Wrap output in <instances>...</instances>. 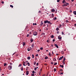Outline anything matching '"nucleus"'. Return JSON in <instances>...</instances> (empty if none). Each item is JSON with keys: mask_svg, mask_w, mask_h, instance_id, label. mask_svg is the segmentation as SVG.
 Returning <instances> with one entry per match:
<instances>
[{"mask_svg": "<svg viewBox=\"0 0 76 76\" xmlns=\"http://www.w3.org/2000/svg\"><path fill=\"white\" fill-rule=\"evenodd\" d=\"M44 22L45 23H49L50 25H52V23H51L50 22L48 21V20L45 21Z\"/></svg>", "mask_w": 76, "mask_h": 76, "instance_id": "nucleus-1", "label": "nucleus"}, {"mask_svg": "<svg viewBox=\"0 0 76 76\" xmlns=\"http://www.w3.org/2000/svg\"><path fill=\"white\" fill-rule=\"evenodd\" d=\"M33 35H34V36H36L38 35V33L37 31H34L33 33Z\"/></svg>", "mask_w": 76, "mask_h": 76, "instance_id": "nucleus-2", "label": "nucleus"}, {"mask_svg": "<svg viewBox=\"0 0 76 76\" xmlns=\"http://www.w3.org/2000/svg\"><path fill=\"white\" fill-rule=\"evenodd\" d=\"M12 66L10 65L8 66V69L9 70H11L12 69Z\"/></svg>", "mask_w": 76, "mask_h": 76, "instance_id": "nucleus-3", "label": "nucleus"}, {"mask_svg": "<svg viewBox=\"0 0 76 76\" xmlns=\"http://www.w3.org/2000/svg\"><path fill=\"white\" fill-rule=\"evenodd\" d=\"M63 58V56H62V57H61L59 59V60H62V59Z\"/></svg>", "mask_w": 76, "mask_h": 76, "instance_id": "nucleus-4", "label": "nucleus"}, {"mask_svg": "<svg viewBox=\"0 0 76 76\" xmlns=\"http://www.w3.org/2000/svg\"><path fill=\"white\" fill-rule=\"evenodd\" d=\"M41 23L40 24V26H42V25H43L44 23H43L42 21H41Z\"/></svg>", "mask_w": 76, "mask_h": 76, "instance_id": "nucleus-5", "label": "nucleus"}, {"mask_svg": "<svg viewBox=\"0 0 76 76\" xmlns=\"http://www.w3.org/2000/svg\"><path fill=\"white\" fill-rule=\"evenodd\" d=\"M31 50V48H28V51H30Z\"/></svg>", "mask_w": 76, "mask_h": 76, "instance_id": "nucleus-6", "label": "nucleus"}, {"mask_svg": "<svg viewBox=\"0 0 76 76\" xmlns=\"http://www.w3.org/2000/svg\"><path fill=\"white\" fill-rule=\"evenodd\" d=\"M61 37V36H59L58 37V39H61V37Z\"/></svg>", "mask_w": 76, "mask_h": 76, "instance_id": "nucleus-7", "label": "nucleus"}, {"mask_svg": "<svg viewBox=\"0 0 76 76\" xmlns=\"http://www.w3.org/2000/svg\"><path fill=\"white\" fill-rule=\"evenodd\" d=\"M55 45L56 48H58V45H57V44H55Z\"/></svg>", "mask_w": 76, "mask_h": 76, "instance_id": "nucleus-8", "label": "nucleus"}, {"mask_svg": "<svg viewBox=\"0 0 76 76\" xmlns=\"http://www.w3.org/2000/svg\"><path fill=\"white\" fill-rule=\"evenodd\" d=\"M26 74L27 75H28L29 74V71H27L26 72Z\"/></svg>", "mask_w": 76, "mask_h": 76, "instance_id": "nucleus-9", "label": "nucleus"}, {"mask_svg": "<svg viewBox=\"0 0 76 76\" xmlns=\"http://www.w3.org/2000/svg\"><path fill=\"white\" fill-rule=\"evenodd\" d=\"M33 41H34V40L33 39H32V38H31L30 40V41L31 42H33Z\"/></svg>", "mask_w": 76, "mask_h": 76, "instance_id": "nucleus-10", "label": "nucleus"}, {"mask_svg": "<svg viewBox=\"0 0 76 76\" xmlns=\"http://www.w3.org/2000/svg\"><path fill=\"white\" fill-rule=\"evenodd\" d=\"M65 6H67V5H69V3H66V4H64Z\"/></svg>", "mask_w": 76, "mask_h": 76, "instance_id": "nucleus-11", "label": "nucleus"}, {"mask_svg": "<svg viewBox=\"0 0 76 76\" xmlns=\"http://www.w3.org/2000/svg\"><path fill=\"white\" fill-rule=\"evenodd\" d=\"M51 12H55V10L54 9L52 10Z\"/></svg>", "mask_w": 76, "mask_h": 76, "instance_id": "nucleus-12", "label": "nucleus"}, {"mask_svg": "<svg viewBox=\"0 0 76 76\" xmlns=\"http://www.w3.org/2000/svg\"><path fill=\"white\" fill-rule=\"evenodd\" d=\"M63 3H66V2L65 1V0H63L62 1Z\"/></svg>", "mask_w": 76, "mask_h": 76, "instance_id": "nucleus-13", "label": "nucleus"}, {"mask_svg": "<svg viewBox=\"0 0 76 76\" xmlns=\"http://www.w3.org/2000/svg\"><path fill=\"white\" fill-rule=\"evenodd\" d=\"M24 64H26H26L28 63V61H27L26 62H23Z\"/></svg>", "mask_w": 76, "mask_h": 76, "instance_id": "nucleus-14", "label": "nucleus"}, {"mask_svg": "<svg viewBox=\"0 0 76 76\" xmlns=\"http://www.w3.org/2000/svg\"><path fill=\"white\" fill-rule=\"evenodd\" d=\"M60 67H62V68H63V67H64V66H63V65H60Z\"/></svg>", "mask_w": 76, "mask_h": 76, "instance_id": "nucleus-15", "label": "nucleus"}, {"mask_svg": "<svg viewBox=\"0 0 76 76\" xmlns=\"http://www.w3.org/2000/svg\"><path fill=\"white\" fill-rule=\"evenodd\" d=\"M73 13L75 15H76V11H74Z\"/></svg>", "mask_w": 76, "mask_h": 76, "instance_id": "nucleus-16", "label": "nucleus"}, {"mask_svg": "<svg viewBox=\"0 0 76 76\" xmlns=\"http://www.w3.org/2000/svg\"><path fill=\"white\" fill-rule=\"evenodd\" d=\"M26 45V43H25V42H23V46H24Z\"/></svg>", "mask_w": 76, "mask_h": 76, "instance_id": "nucleus-17", "label": "nucleus"}, {"mask_svg": "<svg viewBox=\"0 0 76 76\" xmlns=\"http://www.w3.org/2000/svg\"><path fill=\"white\" fill-rule=\"evenodd\" d=\"M45 34L44 33H42L41 34V35H44Z\"/></svg>", "mask_w": 76, "mask_h": 76, "instance_id": "nucleus-18", "label": "nucleus"}, {"mask_svg": "<svg viewBox=\"0 0 76 76\" xmlns=\"http://www.w3.org/2000/svg\"><path fill=\"white\" fill-rule=\"evenodd\" d=\"M50 37L52 38H54V35H52L51 36H50Z\"/></svg>", "mask_w": 76, "mask_h": 76, "instance_id": "nucleus-19", "label": "nucleus"}, {"mask_svg": "<svg viewBox=\"0 0 76 76\" xmlns=\"http://www.w3.org/2000/svg\"><path fill=\"white\" fill-rule=\"evenodd\" d=\"M21 67H22V68L21 69V71H23V66H22Z\"/></svg>", "mask_w": 76, "mask_h": 76, "instance_id": "nucleus-20", "label": "nucleus"}, {"mask_svg": "<svg viewBox=\"0 0 76 76\" xmlns=\"http://www.w3.org/2000/svg\"><path fill=\"white\" fill-rule=\"evenodd\" d=\"M52 18H54V14H52Z\"/></svg>", "mask_w": 76, "mask_h": 76, "instance_id": "nucleus-21", "label": "nucleus"}, {"mask_svg": "<svg viewBox=\"0 0 76 76\" xmlns=\"http://www.w3.org/2000/svg\"><path fill=\"white\" fill-rule=\"evenodd\" d=\"M27 59L28 60H30V59H31V58H30V57L29 56V57H28V58H27Z\"/></svg>", "mask_w": 76, "mask_h": 76, "instance_id": "nucleus-22", "label": "nucleus"}, {"mask_svg": "<svg viewBox=\"0 0 76 76\" xmlns=\"http://www.w3.org/2000/svg\"><path fill=\"white\" fill-rule=\"evenodd\" d=\"M48 57L46 56V57H45V60H47V59H48Z\"/></svg>", "mask_w": 76, "mask_h": 76, "instance_id": "nucleus-23", "label": "nucleus"}, {"mask_svg": "<svg viewBox=\"0 0 76 76\" xmlns=\"http://www.w3.org/2000/svg\"><path fill=\"white\" fill-rule=\"evenodd\" d=\"M53 60L54 61H56V59L55 58H53Z\"/></svg>", "mask_w": 76, "mask_h": 76, "instance_id": "nucleus-24", "label": "nucleus"}, {"mask_svg": "<svg viewBox=\"0 0 76 76\" xmlns=\"http://www.w3.org/2000/svg\"><path fill=\"white\" fill-rule=\"evenodd\" d=\"M34 43H33L32 45H31V47H34Z\"/></svg>", "mask_w": 76, "mask_h": 76, "instance_id": "nucleus-25", "label": "nucleus"}, {"mask_svg": "<svg viewBox=\"0 0 76 76\" xmlns=\"http://www.w3.org/2000/svg\"><path fill=\"white\" fill-rule=\"evenodd\" d=\"M61 53L62 54H64V51H63L61 52Z\"/></svg>", "mask_w": 76, "mask_h": 76, "instance_id": "nucleus-26", "label": "nucleus"}, {"mask_svg": "<svg viewBox=\"0 0 76 76\" xmlns=\"http://www.w3.org/2000/svg\"><path fill=\"white\" fill-rule=\"evenodd\" d=\"M54 66H56V64H57V62H56V63H54Z\"/></svg>", "mask_w": 76, "mask_h": 76, "instance_id": "nucleus-27", "label": "nucleus"}, {"mask_svg": "<svg viewBox=\"0 0 76 76\" xmlns=\"http://www.w3.org/2000/svg\"><path fill=\"white\" fill-rule=\"evenodd\" d=\"M10 6L11 7H12V8H13V5H10Z\"/></svg>", "mask_w": 76, "mask_h": 76, "instance_id": "nucleus-28", "label": "nucleus"}, {"mask_svg": "<svg viewBox=\"0 0 76 76\" xmlns=\"http://www.w3.org/2000/svg\"><path fill=\"white\" fill-rule=\"evenodd\" d=\"M54 20H56V19H57V18L56 17H55L54 18Z\"/></svg>", "mask_w": 76, "mask_h": 76, "instance_id": "nucleus-29", "label": "nucleus"}, {"mask_svg": "<svg viewBox=\"0 0 76 76\" xmlns=\"http://www.w3.org/2000/svg\"><path fill=\"white\" fill-rule=\"evenodd\" d=\"M21 66H22V64H19V65L18 66V67H21Z\"/></svg>", "mask_w": 76, "mask_h": 76, "instance_id": "nucleus-30", "label": "nucleus"}, {"mask_svg": "<svg viewBox=\"0 0 76 76\" xmlns=\"http://www.w3.org/2000/svg\"><path fill=\"white\" fill-rule=\"evenodd\" d=\"M59 71H60V72H62V71H63V69H60L59 70Z\"/></svg>", "mask_w": 76, "mask_h": 76, "instance_id": "nucleus-31", "label": "nucleus"}, {"mask_svg": "<svg viewBox=\"0 0 76 76\" xmlns=\"http://www.w3.org/2000/svg\"><path fill=\"white\" fill-rule=\"evenodd\" d=\"M54 72H56V69L54 68Z\"/></svg>", "mask_w": 76, "mask_h": 76, "instance_id": "nucleus-32", "label": "nucleus"}, {"mask_svg": "<svg viewBox=\"0 0 76 76\" xmlns=\"http://www.w3.org/2000/svg\"><path fill=\"white\" fill-rule=\"evenodd\" d=\"M6 65H7V64L6 63H5L4 64V66H6Z\"/></svg>", "mask_w": 76, "mask_h": 76, "instance_id": "nucleus-33", "label": "nucleus"}, {"mask_svg": "<svg viewBox=\"0 0 76 76\" xmlns=\"http://www.w3.org/2000/svg\"><path fill=\"white\" fill-rule=\"evenodd\" d=\"M40 50H43V48H40Z\"/></svg>", "mask_w": 76, "mask_h": 76, "instance_id": "nucleus-34", "label": "nucleus"}, {"mask_svg": "<svg viewBox=\"0 0 76 76\" xmlns=\"http://www.w3.org/2000/svg\"><path fill=\"white\" fill-rule=\"evenodd\" d=\"M58 29H59V28H57L56 29V31H58Z\"/></svg>", "mask_w": 76, "mask_h": 76, "instance_id": "nucleus-35", "label": "nucleus"}, {"mask_svg": "<svg viewBox=\"0 0 76 76\" xmlns=\"http://www.w3.org/2000/svg\"><path fill=\"white\" fill-rule=\"evenodd\" d=\"M32 56L33 58H34V55L33 54H32Z\"/></svg>", "mask_w": 76, "mask_h": 76, "instance_id": "nucleus-36", "label": "nucleus"}, {"mask_svg": "<svg viewBox=\"0 0 76 76\" xmlns=\"http://www.w3.org/2000/svg\"><path fill=\"white\" fill-rule=\"evenodd\" d=\"M34 65H35V64H36V62L34 61Z\"/></svg>", "mask_w": 76, "mask_h": 76, "instance_id": "nucleus-37", "label": "nucleus"}, {"mask_svg": "<svg viewBox=\"0 0 76 76\" xmlns=\"http://www.w3.org/2000/svg\"><path fill=\"white\" fill-rule=\"evenodd\" d=\"M30 64V63H29V62H28V63H27V64H28V66H30V65L29 64Z\"/></svg>", "mask_w": 76, "mask_h": 76, "instance_id": "nucleus-38", "label": "nucleus"}, {"mask_svg": "<svg viewBox=\"0 0 76 76\" xmlns=\"http://www.w3.org/2000/svg\"><path fill=\"white\" fill-rule=\"evenodd\" d=\"M66 22H67V23H68V22H69V20H66Z\"/></svg>", "mask_w": 76, "mask_h": 76, "instance_id": "nucleus-39", "label": "nucleus"}, {"mask_svg": "<svg viewBox=\"0 0 76 76\" xmlns=\"http://www.w3.org/2000/svg\"><path fill=\"white\" fill-rule=\"evenodd\" d=\"M32 73H36V72H35V71H32Z\"/></svg>", "mask_w": 76, "mask_h": 76, "instance_id": "nucleus-40", "label": "nucleus"}, {"mask_svg": "<svg viewBox=\"0 0 76 76\" xmlns=\"http://www.w3.org/2000/svg\"><path fill=\"white\" fill-rule=\"evenodd\" d=\"M48 55H49V56H51V54L50 53H49V54Z\"/></svg>", "mask_w": 76, "mask_h": 76, "instance_id": "nucleus-41", "label": "nucleus"}, {"mask_svg": "<svg viewBox=\"0 0 76 76\" xmlns=\"http://www.w3.org/2000/svg\"><path fill=\"white\" fill-rule=\"evenodd\" d=\"M31 76H34V74H31Z\"/></svg>", "mask_w": 76, "mask_h": 76, "instance_id": "nucleus-42", "label": "nucleus"}, {"mask_svg": "<svg viewBox=\"0 0 76 76\" xmlns=\"http://www.w3.org/2000/svg\"><path fill=\"white\" fill-rule=\"evenodd\" d=\"M63 7H64V6H66L65 4H64L63 5H62Z\"/></svg>", "mask_w": 76, "mask_h": 76, "instance_id": "nucleus-43", "label": "nucleus"}, {"mask_svg": "<svg viewBox=\"0 0 76 76\" xmlns=\"http://www.w3.org/2000/svg\"><path fill=\"white\" fill-rule=\"evenodd\" d=\"M34 70H37V68H34Z\"/></svg>", "mask_w": 76, "mask_h": 76, "instance_id": "nucleus-44", "label": "nucleus"}, {"mask_svg": "<svg viewBox=\"0 0 76 76\" xmlns=\"http://www.w3.org/2000/svg\"><path fill=\"white\" fill-rule=\"evenodd\" d=\"M41 12L40 11H39L38 13H41Z\"/></svg>", "mask_w": 76, "mask_h": 76, "instance_id": "nucleus-45", "label": "nucleus"}, {"mask_svg": "<svg viewBox=\"0 0 76 76\" xmlns=\"http://www.w3.org/2000/svg\"><path fill=\"white\" fill-rule=\"evenodd\" d=\"M66 60V58H65V57H64V58L63 60Z\"/></svg>", "mask_w": 76, "mask_h": 76, "instance_id": "nucleus-46", "label": "nucleus"}, {"mask_svg": "<svg viewBox=\"0 0 76 76\" xmlns=\"http://www.w3.org/2000/svg\"><path fill=\"white\" fill-rule=\"evenodd\" d=\"M10 65H12V64H13L10 63Z\"/></svg>", "mask_w": 76, "mask_h": 76, "instance_id": "nucleus-47", "label": "nucleus"}, {"mask_svg": "<svg viewBox=\"0 0 76 76\" xmlns=\"http://www.w3.org/2000/svg\"><path fill=\"white\" fill-rule=\"evenodd\" d=\"M1 3H2V4H4V1H2L1 2Z\"/></svg>", "mask_w": 76, "mask_h": 76, "instance_id": "nucleus-48", "label": "nucleus"}, {"mask_svg": "<svg viewBox=\"0 0 76 76\" xmlns=\"http://www.w3.org/2000/svg\"><path fill=\"white\" fill-rule=\"evenodd\" d=\"M36 57H38V54H37L36 55Z\"/></svg>", "mask_w": 76, "mask_h": 76, "instance_id": "nucleus-49", "label": "nucleus"}, {"mask_svg": "<svg viewBox=\"0 0 76 76\" xmlns=\"http://www.w3.org/2000/svg\"><path fill=\"white\" fill-rule=\"evenodd\" d=\"M29 34H27V37H29Z\"/></svg>", "mask_w": 76, "mask_h": 76, "instance_id": "nucleus-50", "label": "nucleus"}, {"mask_svg": "<svg viewBox=\"0 0 76 76\" xmlns=\"http://www.w3.org/2000/svg\"><path fill=\"white\" fill-rule=\"evenodd\" d=\"M63 34H64V33H63V32H62V35H63Z\"/></svg>", "mask_w": 76, "mask_h": 76, "instance_id": "nucleus-51", "label": "nucleus"}, {"mask_svg": "<svg viewBox=\"0 0 76 76\" xmlns=\"http://www.w3.org/2000/svg\"><path fill=\"white\" fill-rule=\"evenodd\" d=\"M60 1V0H57V2H59Z\"/></svg>", "mask_w": 76, "mask_h": 76, "instance_id": "nucleus-52", "label": "nucleus"}, {"mask_svg": "<svg viewBox=\"0 0 76 76\" xmlns=\"http://www.w3.org/2000/svg\"><path fill=\"white\" fill-rule=\"evenodd\" d=\"M23 65L24 66H26V65H25V64L24 63H23Z\"/></svg>", "mask_w": 76, "mask_h": 76, "instance_id": "nucleus-53", "label": "nucleus"}, {"mask_svg": "<svg viewBox=\"0 0 76 76\" xmlns=\"http://www.w3.org/2000/svg\"><path fill=\"white\" fill-rule=\"evenodd\" d=\"M38 64H39L38 63H37L36 64V66H38Z\"/></svg>", "mask_w": 76, "mask_h": 76, "instance_id": "nucleus-54", "label": "nucleus"}, {"mask_svg": "<svg viewBox=\"0 0 76 76\" xmlns=\"http://www.w3.org/2000/svg\"><path fill=\"white\" fill-rule=\"evenodd\" d=\"M53 42H54V41H55V39H53Z\"/></svg>", "mask_w": 76, "mask_h": 76, "instance_id": "nucleus-55", "label": "nucleus"}, {"mask_svg": "<svg viewBox=\"0 0 76 76\" xmlns=\"http://www.w3.org/2000/svg\"><path fill=\"white\" fill-rule=\"evenodd\" d=\"M51 64H54V63H53V62H51Z\"/></svg>", "mask_w": 76, "mask_h": 76, "instance_id": "nucleus-56", "label": "nucleus"}, {"mask_svg": "<svg viewBox=\"0 0 76 76\" xmlns=\"http://www.w3.org/2000/svg\"><path fill=\"white\" fill-rule=\"evenodd\" d=\"M15 53H13V54H12V56H13V55H15Z\"/></svg>", "mask_w": 76, "mask_h": 76, "instance_id": "nucleus-57", "label": "nucleus"}, {"mask_svg": "<svg viewBox=\"0 0 76 76\" xmlns=\"http://www.w3.org/2000/svg\"><path fill=\"white\" fill-rule=\"evenodd\" d=\"M47 42H49V41H48V40H47Z\"/></svg>", "mask_w": 76, "mask_h": 76, "instance_id": "nucleus-58", "label": "nucleus"}, {"mask_svg": "<svg viewBox=\"0 0 76 76\" xmlns=\"http://www.w3.org/2000/svg\"><path fill=\"white\" fill-rule=\"evenodd\" d=\"M63 72H61L60 73L61 75H63Z\"/></svg>", "mask_w": 76, "mask_h": 76, "instance_id": "nucleus-59", "label": "nucleus"}, {"mask_svg": "<svg viewBox=\"0 0 76 76\" xmlns=\"http://www.w3.org/2000/svg\"><path fill=\"white\" fill-rule=\"evenodd\" d=\"M39 51H40V50H37V51H38V52H39Z\"/></svg>", "mask_w": 76, "mask_h": 76, "instance_id": "nucleus-60", "label": "nucleus"}, {"mask_svg": "<svg viewBox=\"0 0 76 76\" xmlns=\"http://www.w3.org/2000/svg\"><path fill=\"white\" fill-rule=\"evenodd\" d=\"M57 33V34H58V33H59V31H58Z\"/></svg>", "mask_w": 76, "mask_h": 76, "instance_id": "nucleus-61", "label": "nucleus"}, {"mask_svg": "<svg viewBox=\"0 0 76 76\" xmlns=\"http://www.w3.org/2000/svg\"><path fill=\"white\" fill-rule=\"evenodd\" d=\"M64 51H66V50L64 49Z\"/></svg>", "mask_w": 76, "mask_h": 76, "instance_id": "nucleus-62", "label": "nucleus"}, {"mask_svg": "<svg viewBox=\"0 0 76 76\" xmlns=\"http://www.w3.org/2000/svg\"><path fill=\"white\" fill-rule=\"evenodd\" d=\"M43 26L44 27L45 26V24H43Z\"/></svg>", "mask_w": 76, "mask_h": 76, "instance_id": "nucleus-63", "label": "nucleus"}, {"mask_svg": "<svg viewBox=\"0 0 76 76\" xmlns=\"http://www.w3.org/2000/svg\"><path fill=\"white\" fill-rule=\"evenodd\" d=\"M52 54H54V53H53V51H52Z\"/></svg>", "mask_w": 76, "mask_h": 76, "instance_id": "nucleus-64", "label": "nucleus"}]
</instances>
